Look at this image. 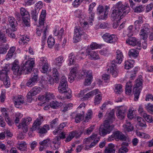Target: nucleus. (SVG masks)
I'll return each mask as SVG.
<instances>
[{"mask_svg": "<svg viewBox=\"0 0 153 153\" xmlns=\"http://www.w3.org/2000/svg\"><path fill=\"white\" fill-rule=\"evenodd\" d=\"M94 98V103L95 105L99 104L102 100V94L101 93L98 94Z\"/></svg>", "mask_w": 153, "mask_h": 153, "instance_id": "39", "label": "nucleus"}, {"mask_svg": "<svg viewBox=\"0 0 153 153\" xmlns=\"http://www.w3.org/2000/svg\"><path fill=\"white\" fill-rule=\"evenodd\" d=\"M0 41L1 43H6L7 41L5 32L0 31Z\"/></svg>", "mask_w": 153, "mask_h": 153, "instance_id": "51", "label": "nucleus"}, {"mask_svg": "<svg viewBox=\"0 0 153 153\" xmlns=\"http://www.w3.org/2000/svg\"><path fill=\"white\" fill-rule=\"evenodd\" d=\"M39 80V78L38 75H34L28 80L26 84V85L29 87H32Z\"/></svg>", "mask_w": 153, "mask_h": 153, "instance_id": "22", "label": "nucleus"}, {"mask_svg": "<svg viewBox=\"0 0 153 153\" xmlns=\"http://www.w3.org/2000/svg\"><path fill=\"white\" fill-rule=\"evenodd\" d=\"M68 86L67 78L65 76H63L58 87L59 91L61 93H65L68 89Z\"/></svg>", "mask_w": 153, "mask_h": 153, "instance_id": "10", "label": "nucleus"}, {"mask_svg": "<svg viewBox=\"0 0 153 153\" xmlns=\"http://www.w3.org/2000/svg\"><path fill=\"white\" fill-rule=\"evenodd\" d=\"M47 31V29L46 28H45L43 31V36L42 38L41 44L42 48L44 47V46L45 44Z\"/></svg>", "mask_w": 153, "mask_h": 153, "instance_id": "49", "label": "nucleus"}, {"mask_svg": "<svg viewBox=\"0 0 153 153\" xmlns=\"http://www.w3.org/2000/svg\"><path fill=\"white\" fill-rule=\"evenodd\" d=\"M139 53L138 51L134 49H132L129 50L128 54L130 57L135 58L138 56Z\"/></svg>", "mask_w": 153, "mask_h": 153, "instance_id": "38", "label": "nucleus"}, {"mask_svg": "<svg viewBox=\"0 0 153 153\" xmlns=\"http://www.w3.org/2000/svg\"><path fill=\"white\" fill-rule=\"evenodd\" d=\"M82 132L79 131H73L69 133L68 136L66 138L65 141L68 142L71 141L75 136L76 138L80 137Z\"/></svg>", "mask_w": 153, "mask_h": 153, "instance_id": "18", "label": "nucleus"}, {"mask_svg": "<svg viewBox=\"0 0 153 153\" xmlns=\"http://www.w3.org/2000/svg\"><path fill=\"white\" fill-rule=\"evenodd\" d=\"M32 121V118L29 117L22 118L21 123L18 126V128H22L24 132H27V126Z\"/></svg>", "mask_w": 153, "mask_h": 153, "instance_id": "8", "label": "nucleus"}, {"mask_svg": "<svg viewBox=\"0 0 153 153\" xmlns=\"http://www.w3.org/2000/svg\"><path fill=\"white\" fill-rule=\"evenodd\" d=\"M111 18L117 21H120L123 17L127 14L130 11V7L127 5L122 4L119 1L114 6Z\"/></svg>", "mask_w": 153, "mask_h": 153, "instance_id": "1", "label": "nucleus"}, {"mask_svg": "<svg viewBox=\"0 0 153 153\" xmlns=\"http://www.w3.org/2000/svg\"><path fill=\"white\" fill-rule=\"evenodd\" d=\"M146 108L147 111L148 112L150 113L151 114H153V105L149 104L146 106Z\"/></svg>", "mask_w": 153, "mask_h": 153, "instance_id": "64", "label": "nucleus"}, {"mask_svg": "<svg viewBox=\"0 0 153 153\" xmlns=\"http://www.w3.org/2000/svg\"><path fill=\"white\" fill-rule=\"evenodd\" d=\"M125 111L123 107H120L118 108L116 112V115L118 118L120 120L124 118L125 115Z\"/></svg>", "mask_w": 153, "mask_h": 153, "instance_id": "29", "label": "nucleus"}, {"mask_svg": "<svg viewBox=\"0 0 153 153\" xmlns=\"http://www.w3.org/2000/svg\"><path fill=\"white\" fill-rule=\"evenodd\" d=\"M133 26L132 25L129 26L127 30V36L128 37H131L133 35Z\"/></svg>", "mask_w": 153, "mask_h": 153, "instance_id": "55", "label": "nucleus"}, {"mask_svg": "<svg viewBox=\"0 0 153 153\" xmlns=\"http://www.w3.org/2000/svg\"><path fill=\"white\" fill-rule=\"evenodd\" d=\"M8 70L6 64L4 67H0V80L3 82L4 84L7 88L9 87L10 85V79L7 76Z\"/></svg>", "mask_w": 153, "mask_h": 153, "instance_id": "4", "label": "nucleus"}, {"mask_svg": "<svg viewBox=\"0 0 153 153\" xmlns=\"http://www.w3.org/2000/svg\"><path fill=\"white\" fill-rule=\"evenodd\" d=\"M86 53L88 56V57L91 60H96L100 59V57L97 51H91L89 48H85Z\"/></svg>", "mask_w": 153, "mask_h": 153, "instance_id": "20", "label": "nucleus"}, {"mask_svg": "<svg viewBox=\"0 0 153 153\" xmlns=\"http://www.w3.org/2000/svg\"><path fill=\"white\" fill-rule=\"evenodd\" d=\"M50 105L51 108L55 109L61 107L63 105V103L57 101H52L50 103Z\"/></svg>", "mask_w": 153, "mask_h": 153, "instance_id": "45", "label": "nucleus"}, {"mask_svg": "<svg viewBox=\"0 0 153 153\" xmlns=\"http://www.w3.org/2000/svg\"><path fill=\"white\" fill-rule=\"evenodd\" d=\"M29 39L28 36L23 35L20 39L19 42L20 45H26L29 41Z\"/></svg>", "mask_w": 153, "mask_h": 153, "instance_id": "36", "label": "nucleus"}, {"mask_svg": "<svg viewBox=\"0 0 153 153\" xmlns=\"http://www.w3.org/2000/svg\"><path fill=\"white\" fill-rule=\"evenodd\" d=\"M123 91V86L120 84H116L114 85V91L117 94H120Z\"/></svg>", "mask_w": 153, "mask_h": 153, "instance_id": "46", "label": "nucleus"}, {"mask_svg": "<svg viewBox=\"0 0 153 153\" xmlns=\"http://www.w3.org/2000/svg\"><path fill=\"white\" fill-rule=\"evenodd\" d=\"M20 12L21 15L22 17L26 16H29L28 12L24 7H22L20 9Z\"/></svg>", "mask_w": 153, "mask_h": 153, "instance_id": "58", "label": "nucleus"}, {"mask_svg": "<svg viewBox=\"0 0 153 153\" xmlns=\"http://www.w3.org/2000/svg\"><path fill=\"white\" fill-rule=\"evenodd\" d=\"M83 0H74L72 3V5L74 7H78L82 2Z\"/></svg>", "mask_w": 153, "mask_h": 153, "instance_id": "63", "label": "nucleus"}, {"mask_svg": "<svg viewBox=\"0 0 153 153\" xmlns=\"http://www.w3.org/2000/svg\"><path fill=\"white\" fill-rule=\"evenodd\" d=\"M126 43L130 45L135 46L137 43V41L135 38H130L126 40Z\"/></svg>", "mask_w": 153, "mask_h": 153, "instance_id": "47", "label": "nucleus"}, {"mask_svg": "<svg viewBox=\"0 0 153 153\" xmlns=\"http://www.w3.org/2000/svg\"><path fill=\"white\" fill-rule=\"evenodd\" d=\"M13 102L15 106L19 108V106L23 104L24 102V99L21 95L16 96L14 97L13 99Z\"/></svg>", "mask_w": 153, "mask_h": 153, "instance_id": "23", "label": "nucleus"}, {"mask_svg": "<svg viewBox=\"0 0 153 153\" xmlns=\"http://www.w3.org/2000/svg\"><path fill=\"white\" fill-rule=\"evenodd\" d=\"M107 71L108 73H111L114 77H116L117 76L118 71L117 68L116 63L114 60L112 61L109 65Z\"/></svg>", "mask_w": 153, "mask_h": 153, "instance_id": "12", "label": "nucleus"}, {"mask_svg": "<svg viewBox=\"0 0 153 153\" xmlns=\"http://www.w3.org/2000/svg\"><path fill=\"white\" fill-rule=\"evenodd\" d=\"M148 33L141 30L139 34L140 38L143 40L146 39L148 37Z\"/></svg>", "mask_w": 153, "mask_h": 153, "instance_id": "54", "label": "nucleus"}, {"mask_svg": "<svg viewBox=\"0 0 153 153\" xmlns=\"http://www.w3.org/2000/svg\"><path fill=\"white\" fill-rule=\"evenodd\" d=\"M41 88L40 87L37 86L33 87L27 93V98L29 99V100L31 102L32 100V97L39 94L41 91Z\"/></svg>", "mask_w": 153, "mask_h": 153, "instance_id": "14", "label": "nucleus"}, {"mask_svg": "<svg viewBox=\"0 0 153 153\" xmlns=\"http://www.w3.org/2000/svg\"><path fill=\"white\" fill-rule=\"evenodd\" d=\"M55 98V96L52 93L47 92L45 95H39L38 97L39 100L48 102L49 100Z\"/></svg>", "mask_w": 153, "mask_h": 153, "instance_id": "13", "label": "nucleus"}, {"mask_svg": "<svg viewBox=\"0 0 153 153\" xmlns=\"http://www.w3.org/2000/svg\"><path fill=\"white\" fill-rule=\"evenodd\" d=\"M143 23V18L142 16H139L138 19L135 21L134 24L136 28H139L141 24Z\"/></svg>", "mask_w": 153, "mask_h": 153, "instance_id": "48", "label": "nucleus"}, {"mask_svg": "<svg viewBox=\"0 0 153 153\" xmlns=\"http://www.w3.org/2000/svg\"><path fill=\"white\" fill-rule=\"evenodd\" d=\"M59 138L58 136H56L53 140L52 143V144L51 145L52 148L53 149H56L59 147L60 144Z\"/></svg>", "mask_w": 153, "mask_h": 153, "instance_id": "28", "label": "nucleus"}, {"mask_svg": "<svg viewBox=\"0 0 153 153\" xmlns=\"http://www.w3.org/2000/svg\"><path fill=\"white\" fill-rule=\"evenodd\" d=\"M143 116L144 118L147 122L149 123L153 122V118L152 116L148 115L146 113H144Z\"/></svg>", "mask_w": 153, "mask_h": 153, "instance_id": "53", "label": "nucleus"}, {"mask_svg": "<svg viewBox=\"0 0 153 153\" xmlns=\"http://www.w3.org/2000/svg\"><path fill=\"white\" fill-rule=\"evenodd\" d=\"M102 37L105 42L109 43H114L117 39V36L114 34H111L107 33L103 34Z\"/></svg>", "mask_w": 153, "mask_h": 153, "instance_id": "11", "label": "nucleus"}, {"mask_svg": "<svg viewBox=\"0 0 153 153\" xmlns=\"http://www.w3.org/2000/svg\"><path fill=\"white\" fill-rule=\"evenodd\" d=\"M80 60L79 55L75 56L73 53H70L68 57V64L69 66L74 64L75 62H78Z\"/></svg>", "mask_w": 153, "mask_h": 153, "instance_id": "19", "label": "nucleus"}, {"mask_svg": "<svg viewBox=\"0 0 153 153\" xmlns=\"http://www.w3.org/2000/svg\"><path fill=\"white\" fill-rule=\"evenodd\" d=\"M88 88L80 91L79 94V97H82L81 100L82 101L87 100H89L94 95H96L99 93H100L99 90L97 89H96L91 91H90L86 94L89 91Z\"/></svg>", "mask_w": 153, "mask_h": 153, "instance_id": "5", "label": "nucleus"}, {"mask_svg": "<svg viewBox=\"0 0 153 153\" xmlns=\"http://www.w3.org/2000/svg\"><path fill=\"white\" fill-rule=\"evenodd\" d=\"M13 29L11 30L10 29H8L6 30V32L8 34V36L10 38H15L16 37V35L14 33H13V31H14Z\"/></svg>", "mask_w": 153, "mask_h": 153, "instance_id": "56", "label": "nucleus"}, {"mask_svg": "<svg viewBox=\"0 0 153 153\" xmlns=\"http://www.w3.org/2000/svg\"><path fill=\"white\" fill-rule=\"evenodd\" d=\"M84 114L74 113L73 114V117L75 119V121L76 123H80L83 119Z\"/></svg>", "mask_w": 153, "mask_h": 153, "instance_id": "27", "label": "nucleus"}, {"mask_svg": "<svg viewBox=\"0 0 153 153\" xmlns=\"http://www.w3.org/2000/svg\"><path fill=\"white\" fill-rule=\"evenodd\" d=\"M64 61V57L62 56H60L56 58L54 60L53 64L56 66L57 68H59L62 65V63Z\"/></svg>", "mask_w": 153, "mask_h": 153, "instance_id": "24", "label": "nucleus"}, {"mask_svg": "<svg viewBox=\"0 0 153 153\" xmlns=\"http://www.w3.org/2000/svg\"><path fill=\"white\" fill-rule=\"evenodd\" d=\"M93 112L91 109H88L86 114L84 122H88L90 120L92 116Z\"/></svg>", "mask_w": 153, "mask_h": 153, "instance_id": "40", "label": "nucleus"}, {"mask_svg": "<svg viewBox=\"0 0 153 153\" xmlns=\"http://www.w3.org/2000/svg\"><path fill=\"white\" fill-rule=\"evenodd\" d=\"M116 63L120 64L122 62L124 57L123 53L120 50H117L116 52Z\"/></svg>", "mask_w": 153, "mask_h": 153, "instance_id": "30", "label": "nucleus"}, {"mask_svg": "<svg viewBox=\"0 0 153 153\" xmlns=\"http://www.w3.org/2000/svg\"><path fill=\"white\" fill-rule=\"evenodd\" d=\"M143 79L140 77L136 81L134 87L133 88V94L134 96V100H138L142 88Z\"/></svg>", "mask_w": 153, "mask_h": 153, "instance_id": "6", "label": "nucleus"}, {"mask_svg": "<svg viewBox=\"0 0 153 153\" xmlns=\"http://www.w3.org/2000/svg\"><path fill=\"white\" fill-rule=\"evenodd\" d=\"M8 19L10 26L14 31H16L17 25L16 21L13 17L10 16H8Z\"/></svg>", "mask_w": 153, "mask_h": 153, "instance_id": "31", "label": "nucleus"}, {"mask_svg": "<svg viewBox=\"0 0 153 153\" xmlns=\"http://www.w3.org/2000/svg\"><path fill=\"white\" fill-rule=\"evenodd\" d=\"M94 139L93 140V141L91 142V143L89 146V148H91L93 146H94L96 143L98 142L100 140V138L97 136V137L94 138Z\"/></svg>", "mask_w": 153, "mask_h": 153, "instance_id": "60", "label": "nucleus"}, {"mask_svg": "<svg viewBox=\"0 0 153 153\" xmlns=\"http://www.w3.org/2000/svg\"><path fill=\"white\" fill-rule=\"evenodd\" d=\"M83 73L84 75L86 76L85 82V85H90L92 82L93 79L91 71L84 70L83 71Z\"/></svg>", "mask_w": 153, "mask_h": 153, "instance_id": "16", "label": "nucleus"}, {"mask_svg": "<svg viewBox=\"0 0 153 153\" xmlns=\"http://www.w3.org/2000/svg\"><path fill=\"white\" fill-rule=\"evenodd\" d=\"M134 62L133 60L129 59L125 61V68L126 69H129L134 66Z\"/></svg>", "mask_w": 153, "mask_h": 153, "instance_id": "35", "label": "nucleus"}, {"mask_svg": "<svg viewBox=\"0 0 153 153\" xmlns=\"http://www.w3.org/2000/svg\"><path fill=\"white\" fill-rule=\"evenodd\" d=\"M63 32L64 30L63 28H61L60 30L56 28L53 30V34L54 36H57L59 39H61L63 34Z\"/></svg>", "mask_w": 153, "mask_h": 153, "instance_id": "32", "label": "nucleus"}, {"mask_svg": "<svg viewBox=\"0 0 153 153\" xmlns=\"http://www.w3.org/2000/svg\"><path fill=\"white\" fill-rule=\"evenodd\" d=\"M38 12L36 9L33 10L31 11V16L32 19L35 21L37 20Z\"/></svg>", "mask_w": 153, "mask_h": 153, "instance_id": "50", "label": "nucleus"}, {"mask_svg": "<svg viewBox=\"0 0 153 153\" xmlns=\"http://www.w3.org/2000/svg\"><path fill=\"white\" fill-rule=\"evenodd\" d=\"M47 43L48 47L50 48H52L54 46L55 43V40L52 36L50 35L48 37Z\"/></svg>", "mask_w": 153, "mask_h": 153, "instance_id": "44", "label": "nucleus"}, {"mask_svg": "<svg viewBox=\"0 0 153 153\" xmlns=\"http://www.w3.org/2000/svg\"><path fill=\"white\" fill-rule=\"evenodd\" d=\"M44 120L43 117L42 116L37 118L34 122L31 129L33 131H35L38 129L41 124Z\"/></svg>", "mask_w": 153, "mask_h": 153, "instance_id": "21", "label": "nucleus"}, {"mask_svg": "<svg viewBox=\"0 0 153 153\" xmlns=\"http://www.w3.org/2000/svg\"><path fill=\"white\" fill-rule=\"evenodd\" d=\"M46 15V11L45 10H42L39 19V26L44 25Z\"/></svg>", "mask_w": 153, "mask_h": 153, "instance_id": "26", "label": "nucleus"}, {"mask_svg": "<svg viewBox=\"0 0 153 153\" xmlns=\"http://www.w3.org/2000/svg\"><path fill=\"white\" fill-rule=\"evenodd\" d=\"M108 9L109 8L107 6L105 7V8L104 9V7L102 6L101 5H99L97 9V13L98 14H100L104 12V15L101 16H100L101 19H104L106 18L108 12Z\"/></svg>", "mask_w": 153, "mask_h": 153, "instance_id": "17", "label": "nucleus"}, {"mask_svg": "<svg viewBox=\"0 0 153 153\" xmlns=\"http://www.w3.org/2000/svg\"><path fill=\"white\" fill-rule=\"evenodd\" d=\"M132 86L131 82L129 81L126 83L125 88V92L126 94L130 95L131 93Z\"/></svg>", "mask_w": 153, "mask_h": 153, "instance_id": "42", "label": "nucleus"}, {"mask_svg": "<svg viewBox=\"0 0 153 153\" xmlns=\"http://www.w3.org/2000/svg\"><path fill=\"white\" fill-rule=\"evenodd\" d=\"M42 67L40 68L41 71L43 73H47L49 68L48 63L41 65Z\"/></svg>", "mask_w": 153, "mask_h": 153, "instance_id": "52", "label": "nucleus"}, {"mask_svg": "<svg viewBox=\"0 0 153 153\" xmlns=\"http://www.w3.org/2000/svg\"><path fill=\"white\" fill-rule=\"evenodd\" d=\"M103 45H99L96 42H92L90 45H88L87 48H89L93 50L97 49L98 48H102Z\"/></svg>", "mask_w": 153, "mask_h": 153, "instance_id": "37", "label": "nucleus"}, {"mask_svg": "<svg viewBox=\"0 0 153 153\" xmlns=\"http://www.w3.org/2000/svg\"><path fill=\"white\" fill-rule=\"evenodd\" d=\"M134 110L131 108H130L128 110L127 114L128 117L130 119H131L134 117Z\"/></svg>", "mask_w": 153, "mask_h": 153, "instance_id": "61", "label": "nucleus"}, {"mask_svg": "<svg viewBox=\"0 0 153 153\" xmlns=\"http://www.w3.org/2000/svg\"><path fill=\"white\" fill-rule=\"evenodd\" d=\"M27 144L24 142H22L20 143H18L17 145V147L18 149L22 151H27Z\"/></svg>", "mask_w": 153, "mask_h": 153, "instance_id": "33", "label": "nucleus"}, {"mask_svg": "<svg viewBox=\"0 0 153 153\" xmlns=\"http://www.w3.org/2000/svg\"><path fill=\"white\" fill-rule=\"evenodd\" d=\"M123 126L125 130L128 132L131 131L133 130V127L131 123L128 122H126V124H124Z\"/></svg>", "mask_w": 153, "mask_h": 153, "instance_id": "41", "label": "nucleus"}, {"mask_svg": "<svg viewBox=\"0 0 153 153\" xmlns=\"http://www.w3.org/2000/svg\"><path fill=\"white\" fill-rule=\"evenodd\" d=\"M97 134H93L91 136L88 138L84 139L83 140V143L86 144H89L91 142L93 141V140L94 139L95 137L97 136Z\"/></svg>", "mask_w": 153, "mask_h": 153, "instance_id": "43", "label": "nucleus"}, {"mask_svg": "<svg viewBox=\"0 0 153 153\" xmlns=\"http://www.w3.org/2000/svg\"><path fill=\"white\" fill-rule=\"evenodd\" d=\"M76 66L71 68L68 75V80L71 83L73 82L75 78L79 69L78 66H77L76 65Z\"/></svg>", "mask_w": 153, "mask_h": 153, "instance_id": "15", "label": "nucleus"}, {"mask_svg": "<svg viewBox=\"0 0 153 153\" xmlns=\"http://www.w3.org/2000/svg\"><path fill=\"white\" fill-rule=\"evenodd\" d=\"M114 139L117 141H126V140L127 137L122 132L117 131L114 132L108 137V140L109 141H111Z\"/></svg>", "mask_w": 153, "mask_h": 153, "instance_id": "7", "label": "nucleus"}, {"mask_svg": "<svg viewBox=\"0 0 153 153\" xmlns=\"http://www.w3.org/2000/svg\"><path fill=\"white\" fill-rule=\"evenodd\" d=\"M114 144H109L107 147L105 149V153H114L115 150Z\"/></svg>", "mask_w": 153, "mask_h": 153, "instance_id": "34", "label": "nucleus"}, {"mask_svg": "<svg viewBox=\"0 0 153 153\" xmlns=\"http://www.w3.org/2000/svg\"><path fill=\"white\" fill-rule=\"evenodd\" d=\"M106 117V119L104 121V124L101 125L99 129V134L102 136H104L106 134H109L114 127L112 125H110V124L115 120L114 112L111 111L107 114Z\"/></svg>", "mask_w": 153, "mask_h": 153, "instance_id": "3", "label": "nucleus"}, {"mask_svg": "<svg viewBox=\"0 0 153 153\" xmlns=\"http://www.w3.org/2000/svg\"><path fill=\"white\" fill-rule=\"evenodd\" d=\"M16 50V48L14 47H11L8 53L7 56H8V57L9 58L11 57L13 55V53Z\"/></svg>", "mask_w": 153, "mask_h": 153, "instance_id": "62", "label": "nucleus"}, {"mask_svg": "<svg viewBox=\"0 0 153 153\" xmlns=\"http://www.w3.org/2000/svg\"><path fill=\"white\" fill-rule=\"evenodd\" d=\"M150 26L148 24H144L142 27V28L141 30L149 33L150 32Z\"/></svg>", "mask_w": 153, "mask_h": 153, "instance_id": "57", "label": "nucleus"}, {"mask_svg": "<svg viewBox=\"0 0 153 153\" xmlns=\"http://www.w3.org/2000/svg\"><path fill=\"white\" fill-rule=\"evenodd\" d=\"M15 115L16 118L15 120V122L16 123H19L20 119L22 117L23 115L18 112L16 113Z\"/></svg>", "mask_w": 153, "mask_h": 153, "instance_id": "59", "label": "nucleus"}, {"mask_svg": "<svg viewBox=\"0 0 153 153\" xmlns=\"http://www.w3.org/2000/svg\"><path fill=\"white\" fill-rule=\"evenodd\" d=\"M34 63L35 58H30L23 65V66L21 65L20 67L19 62L15 60L13 64L12 67L13 74L17 76L20 75L25 70H26L28 72H30L31 71Z\"/></svg>", "mask_w": 153, "mask_h": 153, "instance_id": "2", "label": "nucleus"}, {"mask_svg": "<svg viewBox=\"0 0 153 153\" xmlns=\"http://www.w3.org/2000/svg\"><path fill=\"white\" fill-rule=\"evenodd\" d=\"M50 129L49 125L47 124H45L44 125L43 127L41 128H39L38 130V132L40 136H43L44 134H46L48 131Z\"/></svg>", "mask_w": 153, "mask_h": 153, "instance_id": "25", "label": "nucleus"}, {"mask_svg": "<svg viewBox=\"0 0 153 153\" xmlns=\"http://www.w3.org/2000/svg\"><path fill=\"white\" fill-rule=\"evenodd\" d=\"M84 34L82 28L79 26H76L74 27L73 40L75 42L80 41L81 36Z\"/></svg>", "mask_w": 153, "mask_h": 153, "instance_id": "9", "label": "nucleus"}]
</instances>
